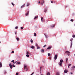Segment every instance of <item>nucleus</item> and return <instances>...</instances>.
Listing matches in <instances>:
<instances>
[{
	"label": "nucleus",
	"instance_id": "nucleus-1",
	"mask_svg": "<svg viewBox=\"0 0 75 75\" xmlns=\"http://www.w3.org/2000/svg\"><path fill=\"white\" fill-rule=\"evenodd\" d=\"M9 66L10 67V68L11 69H12L13 68V67H15L16 66L14 65L13 64L12 65H11V63H10Z\"/></svg>",
	"mask_w": 75,
	"mask_h": 75
},
{
	"label": "nucleus",
	"instance_id": "nucleus-2",
	"mask_svg": "<svg viewBox=\"0 0 75 75\" xmlns=\"http://www.w3.org/2000/svg\"><path fill=\"white\" fill-rule=\"evenodd\" d=\"M66 53H67V55H68V56H69V55H70V52L68 51H67L66 52Z\"/></svg>",
	"mask_w": 75,
	"mask_h": 75
},
{
	"label": "nucleus",
	"instance_id": "nucleus-3",
	"mask_svg": "<svg viewBox=\"0 0 75 75\" xmlns=\"http://www.w3.org/2000/svg\"><path fill=\"white\" fill-rule=\"evenodd\" d=\"M45 3V1L44 0H42L41 3V5H43V3Z\"/></svg>",
	"mask_w": 75,
	"mask_h": 75
},
{
	"label": "nucleus",
	"instance_id": "nucleus-4",
	"mask_svg": "<svg viewBox=\"0 0 75 75\" xmlns=\"http://www.w3.org/2000/svg\"><path fill=\"white\" fill-rule=\"evenodd\" d=\"M57 57H58V56H57V55H56L54 57V59L55 60H56L57 59Z\"/></svg>",
	"mask_w": 75,
	"mask_h": 75
},
{
	"label": "nucleus",
	"instance_id": "nucleus-5",
	"mask_svg": "<svg viewBox=\"0 0 75 75\" xmlns=\"http://www.w3.org/2000/svg\"><path fill=\"white\" fill-rule=\"evenodd\" d=\"M41 51L42 52L44 53L45 51H44V50L42 49L41 50Z\"/></svg>",
	"mask_w": 75,
	"mask_h": 75
},
{
	"label": "nucleus",
	"instance_id": "nucleus-6",
	"mask_svg": "<svg viewBox=\"0 0 75 75\" xmlns=\"http://www.w3.org/2000/svg\"><path fill=\"white\" fill-rule=\"evenodd\" d=\"M21 64V63H20V62H17L16 63V64H17V65H20V64Z\"/></svg>",
	"mask_w": 75,
	"mask_h": 75
},
{
	"label": "nucleus",
	"instance_id": "nucleus-7",
	"mask_svg": "<svg viewBox=\"0 0 75 75\" xmlns=\"http://www.w3.org/2000/svg\"><path fill=\"white\" fill-rule=\"evenodd\" d=\"M68 71V70L65 69L64 71V73H67Z\"/></svg>",
	"mask_w": 75,
	"mask_h": 75
},
{
	"label": "nucleus",
	"instance_id": "nucleus-8",
	"mask_svg": "<svg viewBox=\"0 0 75 75\" xmlns=\"http://www.w3.org/2000/svg\"><path fill=\"white\" fill-rule=\"evenodd\" d=\"M28 14H29V11H28L27 13H26L25 14L26 16H27L28 15Z\"/></svg>",
	"mask_w": 75,
	"mask_h": 75
},
{
	"label": "nucleus",
	"instance_id": "nucleus-9",
	"mask_svg": "<svg viewBox=\"0 0 75 75\" xmlns=\"http://www.w3.org/2000/svg\"><path fill=\"white\" fill-rule=\"evenodd\" d=\"M51 47L50 46L49 47L47 48V50H50V49H51Z\"/></svg>",
	"mask_w": 75,
	"mask_h": 75
},
{
	"label": "nucleus",
	"instance_id": "nucleus-10",
	"mask_svg": "<svg viewBox=\"0 0 75 75\" xmlns=\"http://www.w3.org/2000/svg\"><path fill=\"white\" fill-rule=\"evenodd\" d=\"M62 63H61L60 62L59 63V65H60V66H62Z\"/></svg>",
	"mask_w": 75,
	"mask_h": 75
},
{
	"label": "nucleus",
	"instance_id": "nucleus-11",
	"mask_svg": "<svg viewBox=\"0 0 75 75\" xmlns=\"http://www.w3.org/2000/svg\"><path fill=\"white\" fill-rule=\"evenodd\" d=\"M30 6V3H27L26 6H27V7H28V6Z\"/></svg>",
	"mask_w": 75,
	"mask_h": 75
},
{
	"label": "nucleus",
	"instance_id": "nucleus-12",
	"mask_svg": "<svg viewBox=\"0 0 75 75\" xmlns=\"http://www.w3.org/2000/svg\"><path fill=\"white\" fill-rule=\"evenodd\" d=\"M38 18V16H35L34 19V20H35V19H37Z\"/></svg>",
	"mask_w": 75,
	"mask_h": 75
},
{
	"label": "nucleus",
	"instance_id": "nucleus-13",
	"mask_svg": "<svg viewBox=\"0 0 75 75\" xmlns=\"http://www.w3.org/2000/svg\"><path fill=\"white\" fill-rule=\"evenodd\" d=\"M25 6V4H24L21 7V8H23V7H24Z\"/></svg>",
	"mask_w": 75,
	"mask_h": 75
},
{
	"label": "nucleus",
	"instance_id": "nucleus-14",
	"mask_svg": "<svg viewBox=\"0 0 75 75\" xmlns=\"http://www.w3.org/2000/svg\"><path fill=\"white\" fill-rule=\"evenodd\" d=\"M31 48H32V49H34V48H35V47L33 46H32L31 47Z\"/></svg>",
	"mask_w": 75,
	"mask_h": 75
},
{
	"label": "nucleus",
	"instance_id": "nucleus-15",
	"mask_svg": "<svg viewBox=\"0 0 75 75\" xmlns=\"http://www.w3.org/2000/svg\"><path fill=\"white\" fill-rule=\"evenodd\" d=\"M2 67V64H1V62H0V68H1Z\"/></svg>",
	"mask_w": 75,
	"mask_h": 75
},
{
	"label": "nucleus",
	"instance_id": "nucleus-16",
	"mask_svg": "<svg viewBox=\"0 0 75 75\" xmlns=\"http://www.w3.org/2000/svg\"><path fill=\"white\" fill-rule=\"evenodd\" d=\"M47 75H50V73L48 72L47 73Z\"/></svg>",
	"mask_w": 75,
	"mask_h": 75
},
{
	"label": "nucleus",
	"instance_id": "nucleus-17",
	"mask_svg": "<svg viewBox=\"0 0 75 75\" xmlns=\"http://www.w3.org/2000/svg\"><path fill=\"white\" fill-rule=\"evenodd\" d=\"M55 25H52L51 26V27H54V26H55Z\"/></svg>",
	"mask_w": 75,
	"mask_h": 75
},
{
	"label": "nucleus",
	"instance_id": "nucleus-18",
	"mask_svg": "<svg viewBox=\"0 0 75 75\" xmlns=\"http://www.w3.org/2000/svg\"><path fill=\"white\" fill-rule=\"evenodd\" d=\"M63 62V60L61 59L60 61V62L61 63H62V62Z\"/></svg>",
	"mask_w": 75,
	"mask_h": 75
},
{
	"label": "nucleus",
	"instance_id": "nucleus-19",
	"mask_svg": "<svg viewBox=\"0 0 75 75\" xmlns=\"http://www.w3.org/2000/svg\"><path fill=\"white\" fill-rule=\"evenodd\" d=\"M57 75H59V72H57L56 73Z\"/></svg>",
	"mask_w": 75,
	"mask_h": 75
},
{
	"label": "nucleus",
	"instance_id": "nucleus-20",
	"mask_svg": "<svg viewBox=\"0 0 75 75\" xmlns=\"http://www.w3.org/2000/svg\"><path fill=\"white\" fill-rule=\"evenodd\" d=\"M16 40L17 41H19V40H20V39H19V38H18L17 37L16 38Z\"/></svg>",
	"mask_w": 75,
	"mask_h": 75
},
{
	"label": "nucleus",
	"instance_id": "nucleus-21",
	"mask_svg": "<svg viewBox=\"0 0 75 75\" xmlns=\"http://www.w3.org/2000/svg\"><path fill=\"white\" fill-rule=\"evenodd\" d=\"M30 42L32 43H33V40H32V39L30 40Z\"/></svg>",
	"mask_w": 75,
	"mask_h": 75
},
{
	"label": "nucleus",
	"instance_id": "nucleus-22",
	"mask_svg": "<svg viewBox=\"0 0 75 75\" xmlns=\"http://www.w3.org/2000/svg\"><path fill=\"white\" fill-rule=\"evenodd\" d=\"M34 36H35V37H36V36H37V34H36V33H34Z\"/></svg>",
	"mask_w": 75,
	"mask_h": 75
},
{
	"label": "nucleus",
	"instance_id": "nucleus-23",
	"mask_svg": "<svg viewBox=\"0 0 75 75\" xmlns=\"http://www.w3.org/2000/svg\"><path fill=\"white\" fill-rule=\"evenodd\" d=\"M40 47H38H38H37V49H40Z\"/></svg>",
	"mask_w": 75,
	"mask_h": 75
},
{
	"label": "nucleus",
	"instance_id": "nucleus-24",
	"mask_svg": "<svg viewBox=\"0 0 75 75\" xmlns=\"http://www.w3.org/2000/svg\"><path fill=\"white\" fill-rule=\"evenodd\" d=\"M68 58H67L66 59V62H67L68 61Z\"/></svg>",
	"mask_w": 75,
	"mask_h": 75
},
{
	"label": "nucleus",
	"instance_id": "nucleus-25",
	"mask_svg": "<svg viewBox=\"0 0 75 75\" xmlns=\"http://www.w3.org/2000/svg\"><path fill=\"white\" fill-rule=\"evenodd\" d=\"M30 53L29 52H27V53H26V54H29Z\"/></svg>",
	"mask_w": 75,
	"mask_h": 75
},
{
	"label": "nucleus",
	"instance_id": "nucleus-26",
	"mask_svg": "<svg viewBox=\"0 0 75 75\" xmlns=\"http://www.w3.org/2000/svg\"><path fill=\"white\" fill-rule=\"evenodd\" d=\"M72 42H71V48H72Z\"/></svg>",
	"mask_w": 75,
	"mask_h": 75
},
{
	"label": "nucleus",
	"instance_id": "nucleus-27",
	"mask_svg": "<svg viewBox=\"0 0 75 75\" xmlns=\"http://www.w3.org/2000/svg\"><path fill=\"white\" fill-rule=\"evenodd\" d=\"M73 40V38H71V39H70V41H71V42H72V40Z\"/></svg>",
	"mask_w": 75,
	"mask_h": 75
},
{
	"label": "nucleus",
	"instance_id": "nucleus-28",
	"mask_svg": "<svg viewBox=\"0 0 75 75\" xmlns=\"http://www.w3.org/2000/svg\"><path fill=\"white\" fill-rule=\"evenodd\" d=\"M21 30H23V29L24 28V27H21Z\"/></svg>",
	"mask_w": 75,
	"mask_h": 75
},
{
	"label": "nucleus",
	"instance_id": "nucleus-29",
	"mask_svg": "<svg viewBox=\"0 0 75 75\" xmlns=\"http://www.w3.org/2000/svg\"><path fill=\"white\" fill-rule=\"evenodd\" d=\"M72 37H73V38H75V35H73Z\"/></svg>",
	"mask_w": 75,
	"mask_h": 75
},
{
	"label": "nucleus",
	"instance_id": "nucleus-30",
	"mask_svg": "<svg viewBox=\"0 0 75 75\" xmlns=\"http://www.w3.org/2000/svg\"><path fill=\"white\" fill-rule=\"evenodd\" d=\"M46 11H47V9H45L44 11V12L46 13Z\"/></svg>",
	"mask_w": 75,
	"mask_h": 75
},
{
	"label": "nucleus",
	"instance_id": "nucleus-31",
	"mask_svg": "<svg viewBox=\"0 0 75 75\" xmlns=\"http://www.w3.org/2000/svg\"><path fill=\"white\" fill-rule=\"evenodd\" d=\"M11 62H13V63H14V60H13L11 61Z\"/></svg>",
	"mask_w": 75,
	"mask_h": 75
},
{
	"label": "nucleus",
	"instance_id": "nucleus-32",
	"mask_svg": "<svg viewBox=\"0 0 75 75\" xmlns=\"http://www.w3.org/2000/svg\"><path fill=\"white\" fill-rule=\"evenodd\" d=\"M75 68V66H74L73 67H72V69H74V68Z\"/></svg>",
	"mask_w": 75,
	"mask_h": 75
},
{
	"label": "nucleus",
	"instance_id": "nucleus-33",
	"mask_svg": "<svg viewBox=\"0 0 75 75\" xmlns=\"http://www.w3.org/2000/svg\"><path fill=\"white\" fill-rule=\"evenodd\" d=\"M26 57H29V55L27 54L26 55Z\"/></svg>",
	"mask_w": 75,
	"mask_h": 75
},
{
	"label": "nucleus",
	"instance_id": "nucleus-34",
	"mask_svg": "<svg viewBox=\"0 0 75 75\" xmlns=\"http://www.w3.org/2000/svg\"><path fill=\"white\" fill-rule=\"evenodd\" d=\"M36 47H38V44H37V43L36 44Z\"/></svg>",
	"mask_w": 75,
	"mask_h": 75
},
{
	"label": "nucleus",
	"instance_id": "nucleus-35",
	"mask_svg": "<svg viewBox=\"0 0 75 75\" xmlns=\"http://www.w3.org/2000/svg\"><path fill=\"white\" fill-rule=\"evenodd\" d=\"M41 21H42V23H43V22H44V20L43 19L41 20Z\"/></svg>",
	"mask_w": 75,
	"mask_h": 75
},
{
	"label": "nucleus",
	"instance_id": "nucleus-36",
	"mask_svg": "<svg viewBox=\"0 0 75 75\" xmlns=\"http://www.w3.org/2000/svg\"><path fill=\"white\" fill-rule=\"evenodd\" d=\"M11 4H12V5H13V6H14L15 5H14V4H13V3H11Z\"/></svg>",
	"mask_w": 75,
	"mask_h": 75
},
{
	"label": "nucleus",
	"instance_id": "nucleus-37",
	"mask_svg": "<svg viewBox=\"0 0 75 75\" xmlns=\"http://www.w3.org/2000/svg\"><path fill=\"white\" fill-rule=\"evenodd\" d=\"M70 21H71L73 22V21H74V20H73V19H71L70 20Z\"/></svg>",
	"mask_w": 75,
	"mask_h": 75
},
{
	"label": "nucleus",
	"instance_id": "nucleus-38",
	"mask_svg": "<svg viewBox=\"0 0 75 75\" xmlns=\"http://www.w3.org/2000/svg\"><path fill=\"white\" fill-rule=\"evenodd\" d=\"M18 26H16L15 27V29H18Z\"/></svg>",
	"mask_w": 75,
	"mask_h": 75
},
{
	"label": "nucleus",
	"instance_id": "nucleus-39",
	"mask_svg": "<svg viewBox=\"0 0 75 75\" xmlns=\"http://www.w3.org/2000/svg\"><path fill=\"white\" fill-rule=\"evenodd\" d=\"M25 67H26V66H25V65L24 66V69H25Z\"/></svg>",
	"mask_w": 75,
	"mask_h": 75
},
{
	"label": "nucleus",
	"instance_id": "nucleus-40",
	"mask_svg": "<svg viewBox=\"0 0 75 75\" xmlns=\"http://www.w3.org/2000/svg\"><path fill=\"white\" fill-rule=\"evenodd\" d=\"M47 46V45H44V46H43V47L44 48H45V47H46Z\"/></svg>",
	"mask_w": 75,
	"mask_h": 75
},
{
	"label": "nucleus",
	"instance_id": "nucleus-41",
	"mask_svg": "<svg viewBox=\"0 0 75 75\" xmlns=\"http://www.w3.org/2000/svg\"><path fill=\"white\" fill-rule=\"evenodd\" d=\"M48 56H50L51 55V54H50V53H48Z\"/></svg>",
	"mask_w": 75,
	"mask_h": 75
},
{
	"label": "nucleus",
	"instance_id": "nucleus-42",
	"mask_svg": "<svg viewBox=\"0 0 75 75\" xmlns=\"http://www.w3.org/2000/svg\"><path fill=\"white\" fill-rule=\"evenodd\" d=\"M42 69V67H40V71H41V69Z\"/></svg>",
	"mask_w": 75,
	"mask_h": 75
},
{
	"label": "nucleus",
	"instance_id": "nucleus-43",
	"mask_svg": "<svg viewBox=\"0 0 75 75\" xmlns=\"http://www.w3.org/2000/svg\"><path fill=\"white\" fill-rule=\"evenodd\" d=\"M15 33L16 35H17V32L16 31L15 32Z\"/></svg>",
	"mask_w": 75,
	"mask_h": 75
},
{
	"label": "nucleus",
	"instance_id": "nucleus-44",
	"mask_svg": "<svg viewBox=\"0 0 75 75\" xmlns=\"http://www.w3.org/2000/svg\"><path fill=\"white\" fill-rule=\"evenodd\" d=\"M11 53H12L13 54H14V51H12L11 52Z\"/></svg>",
	"mask_w": 75,
	"mask_h": 75
},
{
	"label": "nucleus",
	"instance_id": "nucleus-45",
	"mask_svg": "<svg viewBox=\"0 0 75 75\" xmlns=\"http://www.w3.org/2000/svg\"><path fill=\"white\" fill-rule=\"evenodd\" d=\"M16 75H18V73H16Z\"/></svg>",
	"mask_w": 75,
	"mask_h": 75
},
{
	"label": "nucleus",
	"instance_id": "nucleus-46",
	"mask_svg": "<svg viewBox=\"0 0 75 75\" xmlns=\"http://www.w3.org/2000/svg\"><path fill=\"white\" fill-rule=\"evenodd\" d=\"M43 19V17H41V20H42Z\"/></svg>",
	"mask_w": 75,
	"mask_h": 75
},
{
	"label": "nucleus",
	"instance_id": "nucleus-47",
	"mask_svg": "<svg viewBox=\"0 0 75 75\" xmlns=\"http://www.w3.org/2000/svg\"><path fill=\"white\" fill-rule=\"evenodd\" d=\"M68 65H69V66H70V67L71 65V64H68Z\"/></svg>",
	"mask_w": 75,
	"mask_h": 75
},
{
	"label": "nucleus",
	"instance_id": "nucleus-48",
	"mask_svg": "<svg viewBox=\"0 0 75 75\" xmlns=\"http://www.w3.org/2000/svg\"><path fill=\"white\" fill-rule=\"evenodd\" d=\"M45 35V36L46 37V38H47V35H45V34H44Z\"/></svg>",
	"mask_w": 75,
	"mask_h": 75
},
{
	"label": "nucleus",
	"instance_id": "nucleus-49",
	"mask_svg": "<svg viewBox=\"0 0 75 75\" xmlns=\"http://www.w3.org/2000/svg\"><path fill=\"white\" fill-rule=\"evenodd\" d=\"M71 75H72V74H73V73L71 72Z\"/></svg>",
	"mask_w": 75,
	"mask_h": 75
},
{
	"label": "nucleus",
	"instance_id": "nucleus-50",
	"mask_svg": "<svg viewBox=\"0 0 75 75\" xmlns=\"http://www.w3.org/2000/svg\"><path fill=\"white\" fill-rule=\"evenodd\" d=\"M34 72H33L32 74H31L32 75H33V74H34Z\"/></svg>",
	"mask_w": 75,
	"mask_h": 75
},
{
	"label": "nucleus",
	"instance_id": "nucleus-51",
	"mask_svg": "<svg viewBox=\"0 0 75 75\" xmlns=\"http://www.w3.org/2000/svg\"><path fill=\"white\" fill-rule=\"evenodd\" d=\"M51 3H54V2L53 1H51Z\"/></svg>",
	"mask_w": 75,
	"mask_h": 75
},
{
	"label": "nucleus",
	"instance_id": "nucleus-52",
	"mask_svg": "<svg viewBox=\"0 0 75 75\" xmlns=\"http://www.w3.org/2000/svg\"><path fill=\"white\" fill-rule=\"evenodd\" d=\"M4 74H6V72L4 71Z\"/></svg>",
	"mask_w": 75,
	"mask_h": 75
},
{
	"label": "nucleus",
	"instance_id": "nucleus-53",
	"mask_svg": "<svg viewBox=\"0 0 75 75\" xmlns=\"http://www.w3.org/2000/svg\"><path fill=\"white\" fill-rule=\"evenodd\" d=\"M68 67L69 68V65H68Z\"/></svg>",
	"mask_w": 75,
	"mask_h": 75
},
{
	"label": "nucleus",
	"instance_id": "nucleus-54",
	"mask_svg": "<svg viewBox=\"0 0 75 75\" xmlns=\"http://www.w3.org/2000/svg\"><path fill=\"white\" fill-rule=\"evenodd\" d=\"M30 55H31V53H30V54H29Z\"/></svg>",
	"mask_w": 75,
	"mask_h": 75
},
{
	"label": "nucleus",
	"instance_id": "nucleus-55",
	"mask_svg": "<svg viewBox=\"0 0 75 75\" xmlns=\"http://www.w3.org/2000/svg\"><path fill=\"white\" fill-rule=\"evenodd\" d=\"M16 62H14V64H16Z\"/></svg>",
	"mask_w": 75,
	"mask_h": 75
},
{
	"label": "nucleus",
	"instance_id": "nucleus-56",
	"mask_svg": "<svg viewBox=\"0 0 75 75\" xmlns=\"http://www.w3.org/2000/svg\"><path fill=\"white\" fill-rule=\"evenodd\" d=\"M39 4H40V1L39 2Z\"/></svg>",
	"mask_w": 75,
	"mask_h": 75
},
{
	"label": "nucleus",
	"instance_id": "nucleus-57",
	"mask_svg": "<svg viewBox=\"0 0 75 75\" xmlns=\"http://www.w3.org/2000/svg\"><path fill=\"white\" fill-rule=\"evenodd\" d=\"M0 43H1V42L0 41Z\"/></svg>",
	"mask_w": 75,
	"mask_h": 75
},
{
	"label": "nucleus",
	"instance_id": "nucleus-58",
	"mask_svg": "<svg viewBox=\"0 0 75 75\" xmlns=\"http://www.w3.org/2000/svg\"><path fill=\"white\" fill-rule=\"evenodd\" d=\"M26 69H27V68H26Z\"/></svg>",
	"mask_w": 75,
	"mask_h": 75
}]
</instances>
